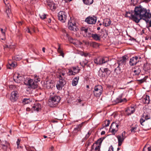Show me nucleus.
I'll list each match as a JSON object with an SVG mask.
<instances>
[{
	"label": "nucleus",
	"instance_id": "nucleus-17",
	"mask_svg": "<svg viewBox=\"0 0 151 151\" xmlns=\"http://www.w3.org/2000/svg\"><path fill=\"white\" fill-rule=\"evenodd\" d=\"M68 27L69 29L74 31H76L77 28L76 26V24L72 23L71 21H69L68 24Z\"/></svg>",
	"mask_w": 151,
	"mask_h": 151
},
{
	"label": "nucleus",
	"instance_id": "nucleus-61",
	"mask_svg": "<svg viewBox=\"0 0 151 151\" xmlns=\"http://www.w3.org/2000/svg\"><path fill=\"white\" fill-rule=\"evenodd\" d=\"M54 147L53 146H52L49 149V151H53L54 150Z\"/></svg>",
	"mask_w": 151,
	"mask_h": 151
},
{
	"label": "nucleus",
	"instance_id": "nucleus-37",
	"mask_svg": "<svg viewBox=\"0 0 151 151\" xmlns=\"http://www.w3.org/2000/svg\"><path fill=\"white\" fill-rule=\"evenodd\" d=\"M147 77V76H145L143 78L140 80H137V81L139 82V83H141L145 81Z\"/></svg>",
	"mask_w": 151,
	"mask_h": 151
},
{
	"label": "nucleus",
	"instance_id": "nucleus-24",
	"mask_svg": "<svg viewBox=\"0 0 151 151\" xmlns=\"http://www.w3.org/2000/svg\"><path fill=\"white\" fill-rule=\"evenodd\" d=\"M47 5L49 6L50 9L52 10L55 9L56 8L55 4L52 1L48 2Z\"/></svg>",
	"mask_w": 151,
	"mask_h": 151
},
{
	"label": "nucleus",
	"instance_id": "nucleus-18",
	"mask_svg": "<svg viewBox=\"0 0 151 151\" xmlns=\"http://www.w3.org/2000/svg\"><path fill=\"white\" fill-rule=\"evenodd\" d=\"M122 95H119L114 101L115 103H118L122 102H126L127 101L125 98L122 99Z\"/></svg>",
	"mask_w": 151,
	"mask_h": 151
},
{
	"label": "nucleus",
	"instance_id": "nucleus-3",
	"mask_svg": "<svg viewBox=\"0 0 151 151\" xmlns=\"http://www.w3.org/2000/svg\"><path fill=\"white\" fill-rule=\"evenodd\" d=\"M60 100V97L56 95L51 97L49 99V104L51 107H54L56 106Z\"/></svg>",
	"mask_w": 151,
	"mask_h": 151
},
{
	"label": "nucleus",
	"instance_id": "nucleus-46",
	"mask_svg": "<svg viewBox=\"0 0 151 151\" xmlns=\"http://www.w3.org/2000/svg\"><path fill=\"white\" fill-rule=\"evenodd\" d=\"M145 100V103L147 104H148L149 102V96L146 95L145 97L144 98Z\"/></svg>",
	"mask_w": 151,
	"mask_h": 151
},
{
	"label": "nucleus",
	"instance_id": "nucleus-23",
	"mask_svg": "<svg viewBox=\"0 0 151 151\" xmlns=\"http://www.w3.org/2000/svg\"><path fill=\"white\" fill-rule=\"evenodd\" d=\"M132 71L135 75H138L141 72V70L139 67H136L132 69Z\"/></svg>",
	"mask_w": 151,
	"mask_h": 151
},
{
	"label": "nucleus",
	"instance_id": "nucleus-10",
	"mask_svg": "<svg viewBox=\"0 0 151 151\" xmlns=\"http://www.w3.org/2000/svg\"><path fill=\"white\" fill-rule=\"evenodd\" d=\"M126 132L125 131H124L122 134L121 135H118L116 136L118 142V145L120 146L121 145L122 143L123 142L124 139L126 138Z\"/></svg>",
	"mask_w": 151,
	"mask_h": 151
},
{
	"label": "nucleus",
	"instance_id": "nucleus-57",
	"mask_svg": "<svg viewBox=\"0 0 151 151\" xmlns=\"http://www.w3.org/2000/svg\"><path fill=\"white\" fill-rule=\"evenodd\" d=\"M22 59L21 57L19 58L18 56H16L14 57V59L16 60H19Z\"/></svg>",
	"mask_w": 151,
	"mask_h": 151
},
{
	"label": "nucleus",
	"instance_id": "nucleus-25",
	"mask_svg": "<svg viewBox=\"0 0 151 151\" xmlns=\"http://www.w3.org/2000/svg\"><path fill=\"white\" fill-rule=\"evenodd\" d=\"M41 105L39 104H36L33 106L32 108L33 109L36 111H39L41 109Z\"/></svg>",
	"mask_w": 151,
	"mask_h": 151
},
{
	"label": "nucleus",
	"instance_id": "nucleus-63",
	"mask_svg": "<svg viewBox=\"0 0 151 151\" xmlns=\"http://www.w3.org/2000/svg\"><path fill=\"white\" fill-rule=\"evenodd\" d=\"M34 147H32L31 148L30 151H35V150H34Z\"/></svg>",
	"mask_w": 151,
	"mask_h": 151
},
{
	"label": "nucleus",
	"instance_id": "nucleus-48",
	"mask_svg": "<svg viewBox=\"0 0 151 151\" xmlns=\"http://www.w3.org/2000/svg\"><path fill=\"white\" fill-rule=\"evenodd\" d=\"M139 0H131V4L134 6L138 3Z\"/></svg>",
	"mask_w": 151,
	"mask_h": 151
},
{
	"label": "nucleus",
	"instance_id": "nucleus-16",
	"mask_svg": "<svg viewBox=\"0 0 151 151\" xmlns=\"http://www.w3.org/2000/svg\"><path fill=\"white\" fill-rule=\"evenodd\" d=\"M140 58L139 59L137 56L132 57L129 60V63L130 65L131 66L135 65L137 63L139 62Z\"/></svg>",
	"mask_w": 151,
	"mask_h": 151
},
{
	"label": "nucleus",
	"instance_id": "nucleus-28",
	"mask_svg": "<svg viewBox=\"0 0 151 151\" xmlns=\"http://www.w3.org/2000/svg\"><path fill=\"white\" fill-rule=\"evenodd\" d=\"M91 37L96 40H99L100 39V36L96 34H92Z\"/></svg>",
	"mask_w": 151,
	"mask_h": 151
},
{
	"label": "nucleus",
	"instance_id": "nucleus-49",
	"mask_svg": "<svg viewBox=\"0 0 151 151\" xmlns=\"http://www.w3.org/2000/svg\"><path fill=\"white\" fill-rule=\"evenodd\" d=\"M81 30L82 32H84L85 33H87L88 32V29L84 27L81 28Z\"/></svg>",
	"mask_w": 151,
	"mask_h": 151
},
{
	"label": "nucleus",
	"instance_id": "nucleus-5",
	"mask_svg": "<svg viewBox=\"0 0 151 151\" xmlns=\"http://www.w3.org/2000/svg\"><path fill=\"white\" fill-rule=\"evenodd\" d=\"M103 91V88L102 86L98 85L95 86L94 90L93 91L94 95L96 97H99L102 94Z\"/></svg>",
	"mask_w": 151,
	"mask_h": 151
},
{
	"label": "nucleus",
	"instance_id": "nucleus-39",
	"mask_svg": "<svg viewBox=\"0 0 151 151\" xmlns=\"http://www.w3.org/2000/svg\"><path fill=\"white\" fill-rule=\"evenodd\" d=\"M68 74L69 76L75 75V74L74 73L73 70L71 68L68 69Z\"/></svg>",
	"mask_w": 151,
	"mask_h": 151
},
{
	"label": "nucleus",
	"instance_id": "nucleus-26",
	"mask_svg": "<svg viewBox=\"0 0 151 151\" xmlns=\"http://www.w3.org/2000/svg\"><path fill=\"white\" fill-rule=\"evenodd\" d=\"M79 77L75 78L73 80L72 82V85L73 86H76L78 84Z\"/></svg>",
	"mask_w": 151,
	"mask_h": 151
},
{
	"label": "nucleus",
	"instance_id": "nucleus-41",
	"mask_svg": "<svg viewBox=\"0 0 151 151\" xmlns=\"http://www.w3.org/2000/svg\"><path fill=\"white\" fill-rule=\"evenodd\" d=\"M82 100L80 99L76 100V102L78 103L77 104L80 106H83L84 105V103H81Z\"/></svg>",
	"mask_w": 151,
	"mask_h": 151
},
{
	"label": "nucleus",
	"instance_id": "nucleus-15",
	"mask_svg": "<svg viewBox=\"0 0 151 151\" xmlns=\"http://www.w3.org/2000/svg\"><path fill=\"white\" fill-rule=\"evenodd\" d=\"M66 82L65 80L60 79L56 84V87L58 90H61L62 87L65 84Z\"/></svg>",
	"mask_w": 151,
	"mask_h": 151
},
{
	"label": "nucleus",
	"instance_id": "nucleus-59",
	"mask_svg": "<svg viewBox=\"0 0 151 151\" xmlns=\"http://www.w3.org/2000/svg\"><path fill=\"white\" fill-rule=\"evenodd\" d=\"M69 41L71 43H73L74 44H75V42H74L73 39L71 38L69 39Z\"/></svg>",
	"mask_w": 151,
	"mask_h": 151
},
{
	"label": "nucleus",
	"instance_id": "nucleus-44",
	"mask_svg": "<svg viewBox=\"0 0 151 151\" xmlns=\"http://www.w3.org/2000/svg\"><path fill=\"white\" fill-rule=\"evenodd\" d=\"M23 103L24 104H27L30 102L29 99H24L22 101Z\"/></svg>",
	"mask_w": 151,
	"mask_h": 151
},
{
	"label": "nucleus",
	"instance_id": "nucleus-20",
	"mask_svg": "<svg viewBox=\"0 0 151 151\" xmlns=\"http://www.w3.org/2000/svg\"><path fill=\"white\" fill-rule=\"evenodd\" d=\"M100 149V146L97 144H94L91 146V151H99Z\"/></svg>",
	"mask_w": 151,
	"mask_h": 151
},
{
	"label": "nucleus",
	"instance_id": "nucleus-53",
	"mask_svg": "<svg viewBox=\"0 0 151 151\" xmlns=\"http://www.w3.org/2000/svg\"><path fill=\"white\" fill-rule=\"evenodd\" d=\"M105 124V126L107 127L109 126L110 124V121L109 120H106L104 121Z\"/></svg>",
	"mask_w": 151,
	"mask_h": 151
},
{
	"label": "nucleus",
	"instance_id": "nucleus-64",
	"mask_svg": "<svg viewBox=\"0 0 151 151\" xmlns=\"http://www.w3.org/2000/svg\"><path fill=\"white\" fill-rule=\"evenodd\" d=\"M146 66L147 67V69L146 68V67H145L144 68V69L145 70H149V69H148V67H149V65H146Z\"/></svg>",
	"mask_w": 151,
	"mask_h": 151
},
{
	"label": "nucleus",
	"instance_id": "nucleus-22",
	"mask_svg": "<svg viewBox=\"0 0 151 151\" xmlns=\"http://www.w3.org/2000/svg\"><path fill=\"white\" fill-rule=\"evenodd\" d=\"M111 23V21L110 19H106L104 20L103 25L105 27L109 26Z\"/></svg>",
	"mask_w": 151,
	"mask_h": 151
},
{
	"label": "nucleus",
	"instance_id": "nucleus-40",
	"mask_svg": "<svg viewBox=\"0 0 151 151\" xmlns=\"http://www.w3.org/2000/svg\"><path fill=\"white\" fill-rule=\"evenodd\" d=\"M40 18L42 19H44L46 18V15L44 13H41L39 14Z\"/></svg>",
	"mask_w": 151,
	"mask_h": 151
},
{
	"label": "nucleus",
	"instance_id": "nucleus-56",
	"mask_svg": "<svg viewBox=\"0 0 151 151\" xmlns=\"http://www.w3.org/2000/svg\"><path fill=\"white\" fill-rule=\"evenodd\" d=\"M20 141H21L20 139H17V147L18 148H19Z\"/></svg>",
	"mask_w": 151,
	"mask_h": 151
},
{
	"label": "nucleus",
	"instance_id": "nucleus-13",
	"mask_svg": "<svg viewBox=\"0 0 151 151\" xmlns=\"http://www.w3.org/2000/svg\"><path fill=\"white\" fill-rule=\"evenodd\" d=\"M127 56H124L120 58L118 61V63L119 65L121 67H123L124 65H125L127 60Z\"/></svg>",
	"mask_w": 151,
	"mask_h": 151
},
{
	"label": "nucleus",
	"instance_id": "nucleus-33",
	"mask_svg": "<svg viewBox=\"0 0 151 151\" xmlns=\"http://www.w3.org/2000/svg\"><path fill=\"white\" fill-rule=\"evenodd\" d=\"M11 6H7L6 7V13L8 17H9V15L11 13V10H10Z\"/></svg>",
	"mask_w": 151,
	"mask_h": 151
},
{
	"label": "nucleus",
	"instance_id": "nucleus-58",
	"mask_svg": "<svg viewBox=\"0 0 151 151\" xmlns=\"http://www.w3.org/2000/svg\"><path fill=\"white\" fill-rule=\"evenodd\" d=\"M108 151H114V148L112 145L109 147Z\"/></svg>",
	"mask_w": 151,
	"mask_h": 151
},
{
	"label": "nucleus",
	"instance_id": "nucleus-4",
	"mask_svg": "<svg viewBox=\"0 0 151 151\" xmlns=\"http://www.w3.org/2000/svg\"><path fill=\"white\" fill-rule=\"evenodd\" d=\"M110 73V71L108 68H101L99 71V75L101 77H105L108 76Z\"/></svg>",
	"mask_w": 151,
	"mask_h": 151
},
{
	"label": "nucleus",
	"instance_id": "nucleus-50",
	"mask_svg": "<svg viewBox=\"0 0 151 151\" xmlns=\"http://www.w3.org/2000/svg\"><path fill=\"white\" fill-rule=\"evenodd\" d=\"M137 126L135 125L134 127H132L131 129V131L132 132H136V130L137 129Z\"/></svg>",
	"mask_w": 151,
	"mask_h": 151
},
{
	"label": "nucleus",
	"instance_id": "nucleus-60",
	"mask_svg": "<svg viewBox=\"0 0 151 151\" xmlns=\"http://www.w3.org/2000/svg\"><path fill=\"white\" fill-rule=\"evenodd\" d=\"M26 31L27 32L30 33V34H31L32 33V32L30 31V29L29 28L27 29L26 30Z\"/></svg>",
	"mask_w": 151,
	"mask_h": 151
},
{
	"label": "nucleus",
	"instance_id": "nucleus-36",
	"mask_svg": "<svg viewBox=\"0 0 151 151\" xmlns=\"http://www.w3.org/2000/svg\"><path fill=\"white\" fill-rule=\"evenodd\" d=\"M52 84L50 81H47L46 83L45 84V86L47 88H51Z\"/></svg>",
	"mask_w": 151,
	"mask_h": 151
},
{
	"label": "nucleus",
	"instance_id": "nucleus-45",
	"mask_svg": "<svg viewBox=\"0 0 151 151\" xmlns=\"http://www.w3.org/2000/svg\"><path fill=\"white\" fill-rule=\"evenodd\" d=\"M104 139V137L100 138L97 140L96 144H99V145L100 146V145L101 144V143L102 141Z\"/></svg>",
	"mask_w": 151,
	"mask_h": 151
},
{
	"label": "nucleus",
	"instance_id": "nucleus-7",
	"mask_svg": "<svg viewBox=\"0 0 151 151\" xmlns=\"http://www.w3.org/2000/svg\"><path fill=\"white\" fill-rule=\"evenodd\" d=\"M109 61V59L107 57H99L94 60V62L97 65H101Z\"/></svg>",
	"mask_w": 151,
	"mask_h": 151
},
{
	"label": "nucleus",
	"instance_id": "nucleus-34",
	"mask_svg": "<svg viewBox=\"0 0 151 151\" xmlns=\"http://www.w3.org/2000/svg\"><path fill=\"white\" fill-rule=\"evenodd\" d=\"M121 67L120 66L118 65L117 67L115 69L114 71L117 74H120L121 72Z\"/></svg>",
	"mask_w": 151,
	"mask_h": 151
},
{
	"label": "nucleus",
	"instance_id": "nucleus-32",
	"mask_svg": "<svg viewBox=\"0 0 151 151\" xmlns=\"http://www.w3.org/2000/svg\"><path fill=\"white\" fill-rule=\"evenodd\" d=\"M71 68L73 70L74 73L75 74V75L78 73L80 71V69L78 67L76 68L73 67Z\"/></svg>",
	"mask_w": 151,
	"mask_h": 151
},
{
	"label": "nucleus",
	"instance_id": "nucleus-51",
	"mask_svg": "<svg viewBox=\"0 0 151 151\" xmlns=\"http://www.w3.org/2000/svg\"><path fill=\"white\" fill-rule=\"evenodd\" d=\"M35 80L34 81L35 82L37 83L40 81V79L38 77V76H35V78H34Z\"/></svg>",
	"mask_w": 151,
	"mask_h": 151
},
{
	"label": "nucleus",
	"instance_id": "nucleus-29",
	"mask_svg": "<svg viewBox=\"0 0 151 151\" xmlns=\"http://www.w3.org/2000/svg\"><path fill=\"white\" fill-rule=\"evenodd\" d=\"M0 30L1 32L2 37L1 38V39L2 40H5V29L3 30L2 28H0Z\"/></svg>",
	"mask_w": 151,
	"mask_h": 151
},
{
	"label": "nucleus",
	"instance_id": "nucleus-52",
	"mask_svg": "<svg viewBox=\"0 0 151 151\" xmlns=\"http://www.w3.org/2000/svg\"><path fill=\"white\" fill-rule=\"evenodd\" d=\"M4 3L6 5V7H7V6H10L9 4V1H8V0H4Z\"/></svg>",
	"mask_w": 151,
	"mask_h": 151
},
{
	"label": "nucleus",
	"instance_id": "nucleus-42",
	"mask_svg": "<svg viewBox=\"0 0 151 151\" xmlns=\"http://www.w3.org/2000/svg\"><path fill=\"white\" fill-rule=\"evenodd\" d=\"M9 66L12 68L15 67L16 65V63L11 62V60H10L9 61Z\"/></svg>",
	"mask_w": 151,
	"mask_h": 151
},
{
	"label": "nucleus",
	"instance_id": "nucleus-30",
	"mask_svg": "<svg viewBox=\"0 0 151 151\" xmlns=\"http://www.w3.org/2000/svg\"><path fill=\"white\" fill-rule=\"evenodd\" d=\"M65 77V73L64 72H62L59 75L60 79L64 80Z\"/></svg>",
	"mask_w": 151,
	"mask_h": 151
},
{
	"label": "nucleus",
	"instance_id": "nucleus-19",
	"mask_svg": "<svg viewBox=\"0 0 151 151\" xmlns=\"http://www.w3.org/2000/svg\"><path fill=\"white\" fill-rule=\"evenodd\" d=\"M143 9L146 11L145 12V15L144 17H141V19H149L151 17V14L150 13V10H147L146 9L143 8Z\"/></svg>",
	"mask_w": 151,
	"mask_h": 151
},
{
	"label": "nucleus",
	"instance_id": "nucleus-2",
	"mask_svg": "<svg viewBox=\"0 0 151 151\" xmlns=\"http://www.w3.org/2000/svg\"><path fill=\"white\" fill-rule=\"evenodd\" d=\"M150 119V116L145 114L142 115L140 120L141 124L147 129L151 128V119Z\"/></svg>",
	"mask_w": 151,
	"mask_h": 151
},
{
	"label": "nucleus",
	"instance_id": "nucleus-11",
	"mask_svg": "<svg viewBox=\"0 0 151 151\" xmlns=\"http://www.w3.org/2000/svg\"><path fill=\"white\" fill-rule=\"evenodd\" d=\"M96 17L93 16L87 17L85 19V21L88 24H93L96 23Z\"/></svg>",
	"mask_w": 151,
	"mask_h": 151
},
{
	"label": "nucleus",
	"instance_id": "nucleus-9",
	"mask_svg": "<svg viewBox=\"0 0 151 151\" xmlns=\"http://www.w3.org/2000/svg\"><path fill=\"white\" fill-rule=\"evenodd\" d=\"M119 125L118 124L113 122L111 124L109 129V132L112 134L114 135L118 130Z\"/></svg>",
	"mask_w": 151,
	"mask_h": 151
},
{
	"label": "nucleus",
	"instance_id": "nucleus-55",
	"mask_svg": "<svg viewBox=\"0 0 151 151\" xmlns=\"http://www.w3.org/2000/svg\"><path fill=\"white\" fill-rule=\"evenodd\" d=\"M57 51L61 55L63 56V57H64V54L62 51L60 49V50H57Z\"/></svg>",
	"mask_w": 151,
	"mask_h": 151
},
{
	"label": "nucleus",
	"instance_id": "nucleus-54",
	"mask_svg": "<svg viewBox=\"0 0 151 151\" xmlns=\"http://www.w3.org/2000/svg\"><path fill=\"white\" fill-rule=\"evenodd\" d=\"M91 45L93 47H96L97 46H98V43L96 42H92Z\"/></svg>",
	"mask_w": 151,
	"mask_h": 151
},
{
	"label": "nucleus",
	"instance_id": "nucleus-8",
	"mask_svg": "<svg viewBox=\"0 0 151 151\" xmlns=\"http://www.w3.org/2000/svg\"><path fill=\"white\" fill-rule=\"evenodd\" d=\"M58 17L59 20L63 23L65 22L67 19L66 14L63 11H60L58 13Z\"/></svg>",
	"mask_w": 151,
	"mask_h": 151
},
{
	"label": "nucleus",
	"instance_id": "nucleus-12",
	"mask_svg": "<svg viewBox=\"0 0 151 151\" xmlns=\"http://www.w3.org/2000/svg\"><path fill=\"white\" fill-rule=\"evenodd\" d=\"M14 81L17 83H20V82L23 81L24 77L20 76L19 74L15 73L13 76Z\"/></svg>",
	"mask_w": 151,
	"mask_h": 151
},
{
	"label": "nucleus",
	"instance_id": "nucleus-43",
	"mask_svg": "<svg viewBox=\"0 0 151 151\" xmlns=\"http://www.w3.org/2000/svg\"><path fill=\"white\" fill-rule=\"evenodd\" d=\"M80 54L81 56H83L85 57H86L88 56H90V54L88 52H85L82 51L81 52Z\"/></svg>",
	"mask_w": 151,
	"mask_h": 151
},
{
	"label": "nucleus",
	"instance_id": "nucleus-38",
	"mask_svg": "<svg viewBox=\"0 0 151 151\" xmlns=\"http://www.w3.org/2000/svg\"><path fill=\"white\" fill-rule=\"evenodd\" d=\"M151 147H148L147 145H146L144 147L143 151H151Z\"/></svg>",
	"mask_w": 151,
	"mask_h": 151
},
{
	"label": "nucleus",
	"instance_id": "nucleus-62",
	"mask_svg": "<svg viewBox=\"0 0 151 151\" xmlns=\"http://www.w3.org/2000/svg\"><path fill=\"white\" fill-rule=\"evenodd\" d=\"M63 32V33H65L66 34V36H67V37H68V34H67V33L66 32V31L65 30V29H63L62 30Z\"/></svg>",
	"mask_w": 151,
	"mask_h": 151
},
{
	"label": "nucleus",
	"instance_id": "nucleus-14",
	"mask_svg": "<svg viewBox=\"0 0 151 151\" xmlns=\"http://www.w3.org/2000/svg\"><path fill=\"white\" fill-rule=\"evenodd\" d=\"M18 97V93L17 91H14L11 94L10 100L12 102H14L17 101Z\"/></svg>",
	"mask_w": 151,
	"mask_h": 151
},
{
	"label": "nucleus",
	"instance_id": "nucleus-47",
	"mask_svg": "<svg viewBox=\"0 0 151 151\" xmlns=\"http://www.w3.org/2000/svg\"><path fill=\"white\" fill-rule=\"evenodd\" d=\"M145 21L147 23V25H148L149 27H151V20L149 21L148 19H144Z\"/></svg>",
	"mask_w": 151,
	"mask_h": 151
},
{
	"label": "nucleus",
	"instance_id": "nucleus-27",
	"mask_svg": "<svg viewBox=\"0 0 151 151\" xmlns=\"http://www.w3.org/2000/svg\"><path fill=\"white\" fill-rule=\"evenodd\" d=\"M84 4L87 5L91 4L93 2V0H83Z\"/></svg>",
	"mask_w": 151,
	"mask_h": 151
},
{
	"label": "nucleus",
	"instance_id": "nucleus-6",
	"mask_svg": "<svg viewBox=\"0 0 151 151\" xmlns=\"http://www.w3.org/2000/svg\"><path fill=\"white\" fill-rule=\"evenodd\" d=\"M24 83L25 85L29 86V88L35 89L36 88L37 86V83L32 79L28 78L27 80H25Z\"/></svg>",
	"mask_w": 151,
	"mask_h": 151
},
{
	"label": "nucleus",
	"instance_id": "nucleus-31",
	"mask_svg": "<svg viewBox=\"0 0 151 151\" xmlns=\"http://www.w3.org/2000/svg\"><path fill=\"white\" fill-rule=\"evenodd\" d=\"M88 62V60L85 59L80 62V64L82 67H84L87 64Z\"/></svg>",
	"mask_w": 151,
	"mask_h": 151
},
{
	"label": "nucleus",
	"instance_id": "nucleus-21",
	"mask_svg": "<svg viewBox=\"0 0 151 151\" xmlns=\"http://www.w3.org/2000/svg\"><path fill=\"white\" fill-rule=\"evenodd\" d=\"M135 111L134 108L132 107H129L126 110V112L128 115H131L133 114Z\"/></svg>",
	"mask_w": 151,
	"mask_h": 151
},
{
	"label": "nucleus",
	"instance_id": "nucleus-1",
	"mask_svg": "<svg viewBox=\"0 0 151 151\" xmlns=\"http://www.w3.org/2000/svg\"><path fill=\"white\" fill-rule=\"evenodd\" d=\"M146 12L142 6H139L135 7L134 12L132 11L126 12L125 16L129 17L138 23L141 19V17H144L145 16L144 15H146Z\"/></svg>",
	"mask_w": 151,
	"mask_h": 151
},
{
	"label": "nucleus",
	"instance_id": "nucleus-35",
	"mask_svg": "<svg viewBox=\"0 0 151 151\" xmlns=\"http://www.w3.org/2000/svg\"><path fill=\"white\" fill-rule=\"evenodd\" d=\"M83 123H82L81 124H79L77 127L75 128L74 130V132H76V131H78L79 130H80V128L81 127Z\"/></svg>",
	"mask_w": 151,
	"mask_h": 151
}]
</instances>
